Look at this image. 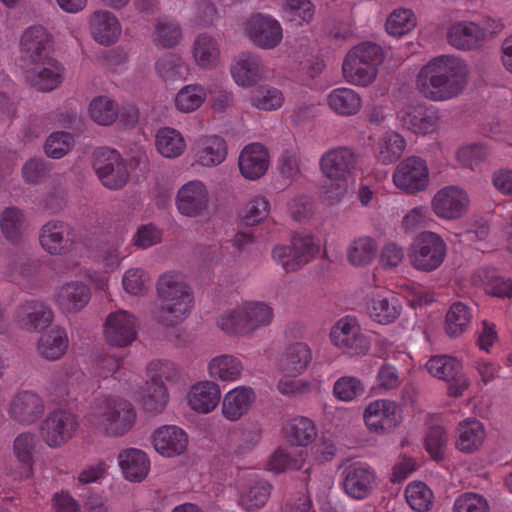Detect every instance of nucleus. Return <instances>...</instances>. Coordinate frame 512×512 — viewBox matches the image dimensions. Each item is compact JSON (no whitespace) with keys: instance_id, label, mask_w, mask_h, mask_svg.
Masks as SVG:
<instances>
[{"instance_id":"f257e3e1","label":"nucleus","mask_w":512,"mask_h":512,"mask_svg":"<svg viewBox=\"0 0 512 512\" xmlns=\"http://www.w3.org/2000/svg\"><path fill=\"white\" fill-rule=\"evenodd\" d=\"M468 67L459 57L441 55L424 65L417 75V88L433 101L458 96L467 84Z\"/></svg>"},{"instance_id":"f03ea898","label":"nucleus","mask_w":512,"mask_h":512,"mask_svg":"<svg viewBox=\"0 0 512 512\" xmlns=\"http://www.w3.org/2000/svg\"><path fill=\"white\" fill-rule=\"evenodd\" d=\"M275 313L264 301H243L225 310L217 319V326L226 334L236 337L251 336L270 326Z\"/></svg>"},{"instance_id":"7ed1b4c3","label":"nucleus","mask_w":512,"mask_h":512,"mask_svg":"<svg viewBox=\"0 0 512 512\" xmlns=\"http://www.w3.org/2000/svg\"><path fill=\"white\" fill-rule=\"evenodd\" d=\"M162 304L159 321L166 326L179 324L188 317L193 306V295L182 274L168 271L163 273L156 284Z\"/></svg>"},{"instance_id":"20e7f679","label":"nucleus","mask_w":512,"mask_h":512,"mask_svg":"<svg viewBox=\"0 0 512 512\" xmlns=\"http://www.w3.org/2000/svg\"><path fill=\"white\" fill-rule=\"evenodd\" d=\"M137 414L132 403L117 397L99 400L92 412L91 421L102 433L108 436H123L136 423Z\"/></svg>"},{"instance_id":"39448f33","label":"nucleus","mask_w":512,"mask_h":512,"mask_svg":"<svg viewBox=\"0 0 512 512\" xmlns=\"http://www.w3.org/2000/svg\"><path fill=\"white\" fill-rule=\"evenodd\" d=\"M384 59L381 46L363 42L353 47L346 55L342 71L347 82L358 85L368 86L377 75V67Z\"/></svg>"},{"instance_id":"423d86ee","label":"nucleus","mask_w":512,"mask_h":512,"mask_svg":"<svg viewBox=\"0 0 512 512\" xmlns=\"http://www.w3.org/2000/svg\"><path fill=\"white\" fill-rule=\"evenodd\" d=\"M446 254L447 245L444 239L435 232L424 231L413 240L409 258L415 269L430 272L441 266Z\"/></svg>"},{"instance_id":"0eeeda50","label":"nucleus","mask_w":512,"mask_h":512,"mask_svg":"<svg viewBox=\"0 0 512 512\" xmlns=\"http://www.w3.org/2000/svg\"><path fill=\"white\" fill-rule=\"evenodd\" d=\"M318 251L319 247L311 236H297L290 244L275 245L271 251V258L284 271L296 272L308 264Z\"/></svg>"},{"instance_id":"6e6552de","label":"nucleus","mask_w":512,"mask_h":512,"mask_svg":"<svg viewBox=\"0 0 512 512\" xmlns=\"http://www.w3.org/2000/svg\"><path fill=\"white\" fill-rule=\"evenodd\" d=\"M329 338L334 347L350 356L365 355L370 349L368 338L362 333L358 320L352 316L339 319L331 328Z\"/></svg>"},{"instance_id":"1a4fd4ad","label":"nucleus","mask_w":512,"mask_h":512,"mask_svg":"<svg viewBox=\"0 0 512 512\" xmlns=\"http://www.w3.org/2000/svg\"><path fill=\"white\" fill-rule=\"evenodd\" d=\"M93 168L101 183L111 190L123 188L129 179L127 166L114 149H97L94 152Z\"/></svg>"},{"instance_id":"9d476101","label":"nucleus","mask_w":512,"mask_h":512,"mask_svg":"<svg viewBox=\"0 0 512 512\" xmlns=\"http://www.w3.org/2000/svg\"><path fill=\"white\" fill-rule=\"evenodd\" d=\"M363 421L371 433L386 435L395 430L401 423V409L393 400L376 399L365 406Z\"/></svg>"},{"instance_id":"9b49d317","label":"nucleus","mask_w":512,"mask_h":512,"mask_svg":"<svg viewBox=\"0 0 512 512\" xmlns=\"http://www.w3.org/2000/svg\"><path fill=\"white\" fill-rule=\"evenodd\" d=\"M361 162V156L345 146L324 152L319 160L320 171L328 180L353 179Z\"/></svg>"},{"instance_id":"f8f14e48","label":"nucleus","mask_w":512,"mask_h":512,"mask_svg":"<svg viewBox=\"0 0 512 512\" xmlns=\"http://www.w3.org/2000/svg\"><path fill=\"white\" fill-rule=\"evenodd\" d=\"M469 207V194L458 185H448L439 189L431 199L433 213L446 221L461 219L468 212Z\"/></svg>"},{"instance_id":"ddd939ff","label":"nucleus","mask_w":512,"mask_h":512,"mask_svg":"<svg viewBox=\"0 0 512 512\" xmlns=\"http://www.w3.org/2000/svg\"><path fill=\"white\" fill-rule=\"evenodd\" d=\"M243 30L249 40L261 49H273L283 39L280 22L264 13L252 14L243 24Z\"/></svg>"},{"instance_id":"4468645a","label":"nucleus","mask_w":512,"mask_h":512,"mask_svg":"<svg viewBox=\"0 0 512 512\" xmlns=\"http://www.w3.org/2000/svg\"><path fill=\"white\" fill-rule=\"evenodd\" d=\"M210 204V194L205 182L193 179L184 183L177 191L175 205L177 211L189 218L206 213Z\"/></svg>"},{"instance_id":"2eb2a0df","label":"nucleus","mask_w":512,"mask_h":512,"mask_svg":"<svg viewBox=\"0 0 512 512\" xmlns=\"http://www.w3.org/2000/svg\"><path fill=\"white\" fill-rule=\"evenodd\" d=\"M79 423L75 415L64 410L48 414L41 424V436L51 448H59L77 432Z\"/></svg>"},{"instance_id":"dca6fc26","label":"nucleus","mask_w":512,"mask_h":512,"mask_svg":"<svg viewBox=\"0 0 512 512\" xmlns=\"http://www.w3.org/2000/svg\"><path fill=\"white\" fill-rule=\"evenodd\" d=\"M392 180L401 191L413 194L426 189L429 183V171L426 163L418 157H408L395 168Z\"/></svg>"},{"instance_id":"f3484780","label":"nucleus","mask_w":512,"mask_h":512,"mask_svg":"<svg viewBox=\"0 0 512 512\" xmlns=\"http://www.w3.org/2000/svg\"><path fill=\"white\" fill-rule=\"evenodd\" d=\"M138 321L126 310L111 312L104 323L106 342L115 347L131 345L137 337Z\"/></svg>"},{"instance_id":"a211bd4d","label":"nucleus","mask_w":512,"mask_h":512,"mask_svg":"<svg viewBox=\"0 0 512 512\" xmlns=\"http://www.w3.org/2000/svg\"><path fill=\"white\" fill-rule=\"evenodd\" d=\"M24 68L26 80L39 91H52L63 81L64 68L52 57L25 65Z\"/></svg>"},{"instance_id":"6ab92c4d","label":"nucleus","mask_w":512,"mask_h":512,"mask_svg":"<svg viewBox=\"0 0 512 512\" xmlns=\"http://www.w3.org/2000/svg\"><path fill=\"white\" fill-rule=\"evenodd\" d=\"M52 46V38L44 27L35 25L27 28L20 40L24 66L51 57Z\"/></svg>"},{"instance_id":"aec40b11","label":"nucleus","mask_w":512,"mask_h":512,"mask_svg":"<svg viewBox=\"0 0 512 512\" xmlns=\"http://www.w3.org/2000/svg\"><path fill=\"white\" fill-rule=\"evenodd\" d=\"M192 152L196 165L204 168H213L226 160L228 147L222 136L218 134H203L195 139Z\"/></svg>"},{"instance_id":"412c9836","label":"nucleus","mask_w":512,"mask_h":512,"mask_svg":"<svg viewBox=\"0 0 512 512\" xmlns=\"http://www.w3.org/2000/svg\"><path fill=\"white\" fill-rule=\"evenodd\" d=\"M44 411L43 399L37 393L29 390L14 394L7 409L10 418L23 425L35 423L43 416Z\"/></svg>"},{"instance_id":"4be33fe9","label":"nucleus","mask_w":512,"mask_h":512,"mask_svg":"<svg viewBox=\"0 0 512 512\" xmlns=\"http://www.w3.org/2000/svg\"><path fill=\"white\" fill-rule=\"evenodd\" d=\"M72 234L73 229L68 223L58 220L49 221L40 230V245L50 255H65L73 247Z\"/></svg>"},{"instance_id":"5701e85b","label":"nucleus","mask_w":512,"mask_h":512,"mask_svg":"<svg viewBox=\"0 0 512 512\" xmlns=\"http://www.w3.org/2000/svg\"><path fill=\"white\" fill-rule=\"evenodd\" d=\"M151 443L157 453L166 458L184 454L189 438L187 433L176 425H163L151 434Z\"/></svg>"},{"instance_id":"b1692460","label":"nucleus","mask_w":512,"mask_h":512,"mask_svg":"<svg viewBox=\"0 0 512 512\" xmlns=\"http://www.w3.org/2000/svg\"><path fill=\"white\" fill-rule=\"evenodd\" d=\"M238 167L241 175L250 181L263 177L270 167L267 148L257 142L246 145L239 154Z\"/></svg>"},{"instance_id":"393cba45","label":"nucleus","mask_w":512,"mask_h":512,"mask_svg":"<svg viewBox=\"0 0 512 512\" xmlns=\"http://www.w3.org/2000/svg\"><path fill=\"white\" fill-rule=\"evenodd\" d=\"M375 486L376 474L368 465L353 464L345 469L342 487L352 499H365Z\"/></svg>"},{"instance_id":"a878e982","label":"nucleus","mask_w":512,"mask_h":512,"mask_svg":"<svg viewBox=\"0 0 512 512\" xmlns=\"http://www.w3.org/2000/svg\"><path fill=\"white\" fill-rule=\"evenodd\" d=\"M221 400V389L213 380H202L193 384L186 395L188 407L196 413L208 414L214 411Z\"/></svg>"},{"instance_id":"bb28decb","label":"nucleus","mask_w":512,"mask_h":512,"mask_svg":"<svg viewBox=\"0 0 512 512\" xmlns=\"http://www.w3.org/2000/svg\"><path fill=\"white\" fill-rule=\"evenodd\" d=\"M256 400L250 386H237L225 393L221 402V414L228 421H238L248 413Z\"/></svg>"},{"instance_id":"cd10ccee","label":"nucleus","mask_w":512,"mask_h":512,"mask_svg":"<svg viewBox=\"0 0 512 512\" xmlns=\"http://www.w3.org/2000/svg\"><path fill=\"white\" fill-rule=\"evenodd\" d=\"M312 360V351L309 345L303 342H295L286 347L282 353L278 368L286 377L301 375Z\"/></svg>"},{"instance_id":"c85d7f7f","label":"nucleus","mask_w":512,"mask_h":512,"mask_svg":"<svg viewBox=\"0 0 512 512\" xmlns=\"http://www.w3.org/2000/svg\"><path fill=\"white\" fill-rule=\"evenodd\" d=\"M402 306L397 298L384 293L372 294L366 302L369 318L379 324L389 325L400 316Z\"/></svg>"},{"instance_id":"c756f323","label":"nucleus","mask_w":512,"mask_h":512,"mask_svg":"<svg viewBox=\"0 0 512 512\" xmlns=\"http://www.w3.org/2000/svg\"><path fill=\"white\" fill-rule=\"evenodd\" d=\"M231 74L239 86H254L261 80L263 74L260 57L250 52L239 54L231 67Z\"/></svg>"},{"instance_id":"7c9ffc66","label":"nucleus","mask_w":512,"mask_h":512,"mask_svg":"<svg viewBox=\"0 0 512 512\" xmlns=\"http://www.w3.org/2000/svg\"><path fill=\"white\" fill-rule=\"evenodd\" d=\"M90 300V289L82 282L70 281L58 288L56 304L65 312L75 313L83 309Z\"/></svg>"},{"instance_id":"2f4dec72","label":"nucleus","mask_w":512,"mask_h":512,"mask_svg":"<svg viewBox=\"0 0 512 512\" xmlns=\"http://www.w3.org/2000/svg\"><path fill=\"white\" fill-rule=\"evenodd\" d=\"M485 30L475 22L461 21L453 24L448 31L449 43L460 50L478 48L485 40Z\"/></svg>"},{"instance_id":"473e14b6","label":"nucleus","mask_w":512,"mask_h":512,"mask_svg":"<svg viewBox=\"0 0 512 512\" xmlns=\"http://www.w3.org/2000/svg\"><path fill=\"white\" fill-rule=\"evenodd\" d=\"M93 39L101 45L114 44L121 35L122 28L117 17L110 11H96L90 20Z\"/></svg>"},{"instance_id":"72a5a7b5","label":"nucleus","mask_w":512,"mask_h":512,"mask_svg":"<svg viewBox=\"0 0 512 512\" xmlns=\"http://www.w3.org/2000/svg\"><path fill=\"white\" fill-rule=\"evenodd\" d=\"M118 462L124 478L130 482H141L150 471V460L147 454L137 448L121 451Z\"/></svg>"},{"instance_id":"f704fd0d","label":"nucleus","mask_w":512,"mask_h":512,"mask_svg":"<svg viewBox=\"0 0 512 512\" xmlns=\"http://www.w3.org/2000/svg\"><path fill=\"white\" fill-rule=\"evenodd\" d=\"M210 378L220 382H236L242 378L244 365L242 361L231 354H221L213 357L207 365Z\"/></svg>"},{"instance_id":"c9c22d12","label":"nucleus","mask_w":512,"mask_h":512,"mask_svg":"<svg viewBox=\"0 0 512 512\" xmlns=\"http://www.w3.org/2000/svg\"><path fill=\"white\" fill-rule=\"evenodd\" d=\"M36 443V435L30 432H23L15 438L13 450L20 465L19 471L12 473L15 480L27 479L32 475Z\"/></svg>"},{"instance_id":"e433bc0d","label":"nucleus","mask_w":512,"mask_h":512,"mask_svg":"<svg viewBox=\"0 0 512 512\" xmlns=\"http://www.w3.org/2000/svg\"><path fill=\"white\" fill-rule=\"evenodd\" d=\"M472 282L483 287L489 295L499 298L512 296V279L500 274L494 268L478 269L472 276Z\"/></svg>"},{"instance_id":"4c0bfd02","label":"nucleus","mask_w":512,"mask_h":512,"mask_svg":"<svg viewBox=\"0 0 512 512\" xmlns=\"http://www.w3.org/2000/svg\"><path fill=\"white\" fill-rule=\"evenodd\" d=\"M244 480L246 479L242 476L238 483L240 489L239 504L248 511L263 507L270 496V485L267 482L249 478L248 485L244 487L241 483Z\"/></svg>"},{"instance_id":"58836bf2","label":"nucleus","mask_w":512,"mask_h":512,"mask_svg":"<svg viewBox=\"0 0 512 512\" xmlns=\"http://www.w3.org/2000/svg\"><path fill=\"white\" fill-rule=\"evenodd\" d=\"M192 55L201 69H213L220 61V46L216 39L207 33L197 36L193 43Z\"/></svg>"},{"instance_id":"ea45409f","label":"nucleus","mask_w":512,"mask_h":512,"mask_svg":"<svg viewBox=\"0 0 512 512\" xmlns=\"http://www.w3.org/2000/svg\"><path fill=\"white\" fill-rule=\"evenodd\" d=\"M377 253V241L366 235L354 238L346 250L347 259L354 267L370 265L375 260Z\"/></svg>"},{"instance_id":"a19ab883","label":"nucleus","mask_w":512,"mask_h":512,"mask_svg":"<svg viewBox=\"0 0 512 512\" xmlns=\"http://www.w3.org/2000/svg\"><path fill=\"white\" fill-rule=\"evenodd\" d=\"M18 320L28 330H41L52 322L53 313L45 304L31 301L20 307Z\"/></svg>"},{"instance_id":"79ce46f5","label":"nucleus","mask_w":512,"mask_h":512,"mask_svg":"<svg viewBox=\"0 0 512 512\" xmlns=\"http://www.w3.org/2000/svg\"><path fill=\"white\" fill-rule=\"evenodd\" d=\"M26 222L25 213L17 206L4 208L0 213V230L10 243H20Z\"/></svg>"},{"instance_id":"37998d69","label":"nucleus","mask_w":512,"mask_h":512,"mask_svg":"<svg viewBox=\"0 0 512 512\" xmlns=\"http://www.w3.org/2000/svg\"><path fill=\"white\" fill-rule=\"evenodd\" d=\"M156 74L164 81L185 80L190 74V67L176 53H165L155 63Z\"/></svg>"},{"instance_id":"c03bdc74","label":"nucleus","mask_w":512,"mask_h":512,"mask_svg":"<svg viewBox=\"0 0 512 512\" xmlns=\"http://www.w3.org/2000/svg\"><path fill=\"white\" fill-rule=\"evenodd\" d=\"M327 103L335 113L342 116L355 115L362 106L359 94L345 87L333 89L328 95Z\"/></svg>"},{"instance_id":"a18cd8bd","label":"nucleus","mask_w":512,"mask_h":512,"mask_svg":"<svg viewBox=\"0 0 512 512\" xmlns=\"http://www.w3.org/2000/svg\"><path fill=\"white\" fill-rule=\"evenodd\" d=\"M485 439L483 424L476 420H465L458 426L457 448L465 453H471L479 449Z\"/></svg>"},{"instance_id":"49530a36","label":"nucleus","mask_w":512,"mask_h":512,"mask_svg":"<svg viewBox=\"0 0 512 512\" xmlns=\"http://www.w3.org/2000/svg\"><path fill=\"white\" fill-rule=\"evenodd\" d=\"M39 354L48 360H58L67 351L68 338L61 328H53L43 334L38 342Z\"/></svg>"},{"instance_id":"de8ad7c7","label":"nucleus","mask_w":512,"mask_h":512,"mask_svg":"<svg viewBox=\"0 0 512 512\" xmlns=\"http://www.w3.org/2000/svg\"><path fill=\"white\" fill-rule=\"evenodd\" d=\"M405 146L406 142L401 134L396 130H387L378 142V161L384 165L395 162L404 152Z\"/></svg>"},{"instance_id":"09e8293b","label":"nucleus","mask_w":512,"mask_h":512,"mask_svg":"<svg viewBox=\"0 0 512 512\" xmlns=\"http://www.w3.org/2000/svg\"><path fill=\"white\" fill-rule=\"evenodd\" d=\"M158 153L169 159L181 156L186 150V140L179 130H158L155 135Z\"/></svg>"},{"instance_id":"8fccbe9b","label":"nucleus","mask_w":512,"mask_h":512,"mask_svg":"<svg viewBox=\"0 0 512 512\" xmlns=\"http://www.w3.org/2000/svg\"><path fill=\"white\" fill-rule=\"evenodd\" d=\"M146 382L166 386L164 382L176 383L181 378L179 368L169 360H152L146 367Z\"/></svg>"},{"instance_id":"3c124183","label":"nucleus","mask_w":512,"mask_h":512,"mask_svg":"<svg viewBox=\"0 0 512 512\" xmlns=\"http://www.w3.org/2000/svg\"><path fill=\"white\" fill-rule=\"evenodd\" d=\"M462 362L456 357L450 355L432 356L426 363L425 368L428 373L443 381L454 379L462 370Z\"/></svg>"},{"instance_id":"603ef678","label":"nucleus","mask_w":512,"mask_h":512,"mask_svg":"<svg viewBox=\"0 0 512 512\" xmlns=\"http://www.w3.org/2000/svg\"><path fill=\"white\" fill-rule=\"evenodd\" d=\"M140 401L143 409L147 413L153 415L163 413L170 401L167 386H159L146 382L145 388L140 395Z\"/></svg>"},{"instance_id":"864d4df0","label":"nucleus","mask_w":512,"mask_h":512,"mask_svg":"<svg viewBox=\"0 0 512 512\" xmlns=\"http://www.w3.org/2000/svg\"><path fill=\"white\" fill-rule=\"evenodd\" d=\"M472 319L470 308L456 302L449 308L445 318V331L450 337H458L468 330Z\"/></svg>"},{"instance_id":"5fc2aeb1","label":"nucleus","mask_w":512,"mask_h":512,"mask_svg":"<svg viewBox=\"0 0 512 512\" xmlns=\"http://www.w3.org/2000/svg\"><path fill=\"white\" fill-rule=\"evenodd\" d=\"M90 117L101 126H109L114 123L119 115L117 103L108 96L95 97L89 105Z\"/></svg>"},{"instance_id":"6e6d98bb","label":"nucleus","mask_w":512,"mask_h":512,"mask_svg":"<svg viewBox=\"0 0 512 512\" xmlns=\"http://www.w3.org/2000/svg\"><path fill=\"white\" fill-rule=\"evenodd\" d=\"M207 97L206 90L200 84H188L182 87L175 96L176 108L184 113L197 110Z\"/></svg>"},{"instance_id":"4d7b16f0","label":"nucleus","mask_w":512,"mask_h":512,"mask_svg":"<svg viewBox=\"0 0 512 512\" xmlns=\"http://www.w3.org/2000/svg\"><path fill=\"white\" fill-rule=\"evenodd\" d=\"M270 213V202L263 195L252 196L241 213L240 220L245 226H255L264 221Z\"/></svg>"},{"instance_id":"13d9d810","label":"nucleus","mask_w":512,"mask_h":512,"mask_svg":"<svg viewBox=\"0 0 512 512\" xmlns=\"http://www.w3.org/2000/svg\"><path fill=\"white\" fill-rule=\"evenodd\" d=\"M75 144V135L67 130H56L45 141L44 151L53 159H60L67 155Z\"/></svg>"},{"instance_id":"bf43d9fd","label":"nucleus","mask_w":512,"mask_h":512,"mask_svg":"<svg viewBox=\"0 0 512 512\" xmlns=\"http://www.w3.org/2000/svg\"><path fill=\"white\" fill-rule=\"evenodd\" d=\"M286 435L292 443L306 446L315 439L316 428L310 419L297 417L287 425Z\"/></svg>"},{"instance_id":"052dcab7","label":"nucleus","mask_w":512,"mask_h":512,"mask_svg":"<svg viewBox=\"0 0 512 512\" xmlns=\"http://www.w3.org/2000/svg\"><path fill=\"white\" fill-rule=\"evenodd\" d=\"M409 506L417 512L428 511L433 503V492L423 482H412L405 489Z\"/></svg>"},{"instance_id":"680f3d73","label":"nucleus","mask_w":512,"mask_h":512,"mask_svg":"<svg viewBox=\"0 0 512 512\" xmlns=\"http://www.w3.org/2000/svg\"><path fill=\"white\" fill-rule=\"evenodd\" d=\"M365 392L363 382L354 376H342L333 386V395L342 402H352L361 397Z\"/></svg>"},{"instance_id":"e2e57ef3","label":"nucleus","mask_w":512,"mask_h":512,"mask_svg":"<svg viewBox=\"0 0 512 512\" xmlns=\"http://www.w3.org/2000/svg\"><path fill=\"white\" fill-rule=\"evenodd\" d=\"M80 121L77 107H74L72 102H66L55 111L50 112L45 117L43 124L57 128H76Z\"/></svg>"},{"instance_id":"0e129e2a","label":"nucleus","mask_w":512,"mask_h":512,"mask_svg":"<svg viewBox=\"0 0 512 512\" xmlns=\"http://www.w3.org/2000/svg\"><path fill=\"white\" fill-rule=\"evenodd\" d=\"M416 26V18L410 9L394 10L386 21V30L390 35L400 37Z\"/></svg>"},{"instance_id":"69168bd1","label":"nucleus","mask_w":512,"mask_h":512,"mask_svg":"<svg viewBox=\"0 0 512 512\" xmlns=\"http://www.w3.org/2000/svg\"><path fill=\"white\" fill-rule=\"evenodd\" d=\"M150 285V277L142 268H130L122 277V286L126 293L140 296L146 293Z\"/></svg>"},{"instance_id":"338daca9","label":"nucleus","mask_w":512,"mask_h":512,"mask_svg":"<svg viewBox=\"0 0 512 512\" xmlns=\"http://www.w3.org/2000/svg\"><path fill=\"white\" fill-rule=\"evenodd\" d=\"M157 41L166 48L176 46L181 38L182 31L179 24L169 18H160L155 25Z\"/></svg>"},{"instance_id":"774afa93","label":"nucleus","mask_w":512,"mask_h":512,"mask_svg":"<svg viewBox=\"0 0 512 512\" xmlns=\"http://www.w3.org/2000/svg\"><path fill=\"white\" fill-rule=\"evenodd\" d=\"M488 500L481 494L465 492L458 495L453 503L452 512H490Z\"/></svg>"}]
</instances>
